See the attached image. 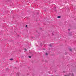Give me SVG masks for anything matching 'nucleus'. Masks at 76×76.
<instances>
[{"instance_id": "nucleus-3", "label": "nucleus", "mask_w": 76, "mask_h": 76, "mask_svg": "<svg viewBox=\"0 0 76 76\" xmlns=\"http://www.w3.org/2000/svg\"><path fill=\"white\" fill-rule=\"evenodd\" d=\"M10 60H11V61L13 60V58L10 59Z\"/></svg>"}, {"instance_id": "nucleus-2", "label": "nucleus", "mask_w": 76, "mask_h": 76, "mask_svg": "<svg viewBox=\"0 0 76 76\" xmlns=\"http://www.w3.org/2000/svg\"><path fill=\"white\" fill-rule=\"evenodd\" d=\"M49 46L50 47H52V45H51V44H50L49 45Z\"/></svg>"}, {"instance_id": "nucleus-10", "label": "nucleus", "mask_w": 76, "mask_h": 76, "mask_svg": "<svg viewBox=\"0 0 76 76\" xmlns=\"http://www.w3.org/2000/svg\"><path fill=\"white\" fill-rule=\"evenodd\" d=\"M69 31H70V29H68Z\"/></svg>"}, {"instance_id": "nucleus-7", "label": "nucleus", "mask_w": 76, "mask_h": 76, "mask_svg": "<svg viewBox=\"0 0 76 76\" xmlns=\"http://www.w3.org/2000/svg\"><path fill=\"white\" fill-rule=\"evenodd\" d=\"M27 26H27V25H26V27H27Z\"/></svg>"}, {"instance_id": "nucleus-1", "label": "nucleus", "mask_w": 76, "mask_h": 76, "mask_svg": "<svg viewBox=\"0 0 76 76\" xmlns=\"http://www.w3.org/2000/svg\"><path fill=\"white\" fill-rule=\"evenodd\" d=\"M57 18H60V16H58Z\"/></svg>"}, {"instance_id": "nucleus-8", "label": "nucleus", "mask_w": 76, "mask_h": 76, "mask_svg": "<svg viewBox=\"0 0 76 76\" xmlns=\"http://www.w3.org/2000/svg\"><path fill=\"white\" fill-rule=\"evenodd\" d=\"M29 58H31V56H29Z\"/></svg>"}, {"instance_id": "nucleus-6", "label": "nucleus", "mask_w": 76, "mask_h": 76, "mask_svg": "<svg viewBox=\"0 0 76 76\" xmlns=\"http://www.w3.org/2000/svg\"><path fill=\"white\" fill-rule=\"evenodd\" d=\"M72 76H73V74H72Z\"/></svg>"}, {"instance_id": "nucleus-5", "label": "nucleus", "mask_w": 76, "mask_h": 76, "mask_svg": "<svg viewBox=\"0 0 76 76\" xmlns=\"http://www.w3.org/2000/svg\"><path fill=\"white\" fill-rule=\"evenodd\" d=\"M24 50H25V51H26V49H24Z\"/></svg>"}, {"instance_id": "nucleus-4", "label": "nucleus", "mask_w": 76, "mask_h": 76, "mask_svg": "<svg viewBox=\"0 0 76 76\" xmlns=\"http://www.w3.org/2000/svg\"><path fill=\"white\" fill-rule=\"evenodd\" d=\"M46 55H48V53H46V54H45Z\"/></svg>"}, {"instance_id": "nucleus-9", "label": "nucleus", "mask_w": 76, "mask_h": 76, "mask_svg": "<svg viewBox=\"0 0 76 76\" xmlns=\"http://www.w3.org/2000/svg\"><path fill=\"white\" fill-rule=\"evenodd\" d=\"M70 51H72V49H70Z\"/></svg>"}]
</instances>
